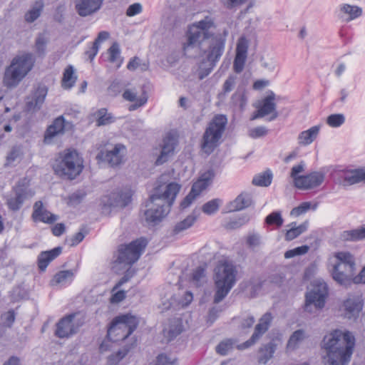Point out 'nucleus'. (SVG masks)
<instances>
[{"label":"nucleus","instance_id":"f257e3e1","mask_svg":"<svg viewBox=\"0 0 365 365\" xmlns=\"http://www.w3.org/2000/svg\"><path fill=\"white\" fill-rule=\"evenodd\" d=\"M213 24L212 18L206 16L204 19L190 26L187 33V42L183 44V49L186 51L189 48L207 43V48L202 50V60L197 70V75L200 80L212 72L225 51V38L220 35L213 36L208 31Z\"/></svg>","mask_w":365,"mask_h":365},{"label":"nucleus","instance_id":"f03ea898","mask_svg":"<svg viewBox=\"0 0 365 365\" xmlns=\"http://www.w3.org/2000/svg\"><path fill=\"white\" fill-rule=\"evenodd\" d=\"M355 346V338L349 331L336 329L324 336L322 346L327 352V365H348Z\"/></svg>","mask_w":365,"mask_h":365},{"label":"nucleus","instance_id":"7ed1b4c3","mask_svg":"<svg viewBox=\"0 0 365 365\" xmlns=\"http://www.w3.org/2000/svg\"><path fill=\"white\" fill-rule=\"evenodd\" d=\"M180 190L179 184L170 182L165 187L163 192H160L158 189L155 190L145 202L144 217L148 225L153 226L162 221L169 213Z\"/></svg>","mask_w":365,"mask_h":365},{"label":"nucleus","instance_id":"20e7f679","mask_svg":"<svg viewBox=\"0 0 365 365\" xmlns=\"http://www.w3.org/2000/svg\"><path fill=\"white\" fill-rule=\"evenodd\" d=\"M237 274V267L232 262L224 261L217 264L214 275V303L217 304L227 297L236 283Z\"/></svg>","mask_w":365,"mask_h":365},{"label":"nucleus","instance_id":"39448f33","mask_svg":"<svg viewBox=\"0 0 365 365\" xmlns=\"http://www.w3.org/2000/svg\"><path fill=\"white\" fill-rule=\"evenodd\" d=\"M35 59L32 53H26L13 58L6 68L4 84L8 88L16 86L33 68Z\"/></svg>","mask_w":365,"mask_h":365},{"label":"nucleus","instance_id":"423d86ee","mask_svg":"<svg viewBox=\"0 0 365 365\" xmlns=\"http://www.w3.org/2000/svg\"><path fill=\"white\" fill-rule=\"evenodd\" d=\"M227 123L226 115L222 114L215 115L208 123L200 145L205 153L210 155L220 145Z\"/></svg>","mask_w":365,"mask_h":365},{"label":"nucleus","instance_id":"0eeeda50","mask_svg":"<svg viewBox=\"0 0 365 365\" xmlns=\"http://www.w3.org/2000/svg\"><path fill=\"white\" fill-rule=\"evenodd\" d=\"M138 319L130 314L114 318L108 329L107 337L113 342L126 339L138 327Z\"/></svg>","mask_w":365,"mask_h":365},{"label":"nucleus","instance_id":"6e6552de","mask_svg":"<svg viewBox=\"0 0 365 365\" xmlns=\"http://www.w3.org/2000/svg\"><path fill=\"white\" fill-rule=\"evenodd\" d=\"M53 169L57 175L72 180L81 173L83 160L76 150H68Z\"/></svg>","mask_w":365,"mask_h":365},{"label":"nucleus","instance_id":"1a4fd4ad","mask_svg":"<svg viewBox=\"0 0 365 365\" xmlns=\"http://www.w3.org/2000/svg\"><path fill=\"white\" fill-rule=\"evenodd\" d=\"M148 241L140 237L127 245H120L118 249V255L115 262L132 265L138 260L143 250L146 247Z\"/></svg>","mask_w":365,"mask_h":365},{"label":"nucleus","instance_id":"9d476101","mask_svg":"<svg viewBox=\"0 0 365 365\" xmlns=\"http://www.w3.org/2000/svg\"><path fill=\"white\" fill-rule=\"evenodd\" d=\"M327 296V284L323 281H314L312 285V289L310 292L306 294L305 310L311 312L309 307L312 305H314L317 309L323 308Z\"/></svg>","mask_w":365,"mask_h":365},{"label":"nucleus","instance_id":"9b49d317","mask_svg":"<svg viewBox=\"0 0 365 365\" xmlns=\"http://www.w3.org/2000/svg\"><path fill=\"white\" fill-rule=\"evenodd\" d=\"M31 196V194L28 185L24 182L19 180L6 195V205L10 210L18 211L21 209L25 200Z\"/></svg>","mask_w":365,"mask_h":365},{"label":"nucleus","instance_id":"f8f14e48","mask_svg":"<svg viewBox=\"0 0 365 365\" xmlns=\"http://www.w3.org/2000/svg\"><path fill=\"white\" fill-rule=\"evenodd\" d=\"M276 95L272 91H269L267 95L261 101L257 111L254 113L251 120L263 118L271 115L269 121L274 120L279 115L277 111V105L275 103Z\"/></svg>","mask_w":365,"mask_h":365},{"label":"nucleus","instance_id":"ddd939ff","mask_svg":"<svg viewBox=\"0 0 365 365\" xmlns=\"http://www.w3.org/2000/svg\"><path fill=\"white\" fill-rule=\"evenodd\" d=\"M76 314H69L61 318L56 324L55 335L60 338H68L76 334L81 324L75 321Z\"/></svg>","mask_w":365,"mask_h":365},{"label":"nucleus","instance_id":"4468645a","mask_svg":"<svg viewBox=\"0 0 365 365\" xmlns=\"http://www.w3.org/2000/svg\"><path fill=\"white\" fill-rule=\"evenodd\" d=\"M355 273V267L351 264L336 262L333 267L331 275L334 281L344 287L352 284Z\"/></svg>","mask_w":365,"mask_h":365},{"label":"nucleus","instance_id":"2eb2a0df","mask_svg":"<svg viewBox=\"0 0 365 365\" xmlns=\"http://www.w3.org/2000/svg\"><path fill=\"white\" fill-rule=\"evenodd\" d=\"M273 320V316L271 312H266L259 319L258 323L255 327L254 332L250 339L244 342L239 346V349H246L255 344L261 336L269 329Z\"/></svg>","mask_w":365,"mask_h":365},{"label":"nucleus","instance_id":"dca6fc26","mask_svg":"<svg viewBox=\"0 0 365 365\" xmlns=\"http://www.w3.org/2000/svg\"><path fill=\"white\" fill-rule=\"evenodd\" d=\"M178 138L171 132L168 133L163 140L160 155L155 161L156 165H160L168 161L174 155L175 147L178 145Z\"/></svg>","mask_w":365,"mask_h":365},{"label":"nucleus","instance_id":"f3484780","mask_svg":"<svg viewBox=\"0 0 365 365\" xmlns=\"http://www.w3.org/2000/svg\"><path fill=\"white\" fill-rule=\"evenodd\" d=\"M325 178V173L322 171H314L299 178L297 182V188L300 190H311L320 186Z\"/></svg>","mask_w":365,"mask_h":365},{"label":"nucleus","instance_id":"a211bd4d","mask_svg":"<svg viewBox=\"0 0 365 365\" xmlns=\"http://www.w3.org/2000/svg\"><path fill=\"white\" fill-rule=\"evenodd\" d=\"M132 195V190L128 187L118 189L108 196V205L113 207H125L131 202Z\"/></svg>","mask_w":365,"mask_h":365},{"label":"nucleus","instance_id":"6ab92c4d","mask_svg":"<svg viewBox=\"0 0 365 365\" xmlns=\"http://www.w3.org/2000/svg\"><path fill=\"white\" fill-rule=\"evenodd\" d=\"M343 307L346 318H356L363 309L364 299L361 295H350L344 301Z\"/></svg>","mask_w":365,"mask_h":365},{"label":"nucleus","instance_id":"aec40b11","mask_svg":"<svg viewBox=\"0 0 365 365\" xmlns=\"http://www.w3.org/2000/svg\"><path fill=\"white\" fill-rule=\"evenodd\" d=\"M58 216L49 212L42 201H36L33 206L31 219L34 222H41L46 224H53L58 220Z\"/></svg>","mask_w":365,"mask_h":365},{"label":"nucleus","instance_id":"412c9836","mask_svg":"<svg viewBox=\"0 0 365 365\" xmlns=\"http://www.w3.org/2000/svg\"><path fill=\"white\" fill-rule=\"evenodd\" d=\"M103 0H75V9L77 14L86 17L97 12L101 8Z\"/></svg>","mask_w":365,"mask_h":365},{"label":"nucleus","instance_id":"4be33fe9","mask_svg":"<svg viewBox=\"0 0 365 365\" xmlns=\"http://www.w3.org/2000/svg\"><path fill=\"white\" fill-rule=\"evenodd\" d=\"M48 89L46 87L37 88L26 101V108L28 111L36 112L38 110L45 101Z\"/></svg>","mask_w":365,"mask_h":365},{"label":"nucleus","instance_id":"5701e85b","mask_svg":"<svg viewBox=\"0 0 365 365\" xmlns=\"http://www.w3.org/2000/svg\"><path fill=\"white\" fill-rule=\"evenodd\" d=\"M125 150L123 144H116L112 150L106 151L103 160L112 167L117 166L122 163Z\"/></svg>","mask_w":365,"mask_h":365},{"label":"nucleus","instance_id":"b1692460","mask_svg":"<svg viewBox=\"0 0 365 365\" xmlns=\"http://www.w3.org/2000/svg\"><path fill=\"white\" fill-rule=\"evenodd\" d=\"M61 252V247H56L52 250L41 252L38 257V266L39 269L44 271L48 264L58 257Z\"/></svg>","mask_w":365,"mask_h":365},{"label":"nucleus","instance_id":"393cba45","mask_svg":"<svg viewBox=\"0 0 365 365\" xmlns=\"http://www.w3.org/2000/svg\"><path fill=\"white\" fill-rule=\"evenodd\" d=\"M362 9L358 6L343 4L339 6V17L346 22H349L361 16Z\"/></svg>","mask_w":365,"mask_h":365},{"label":"nucleus","instance_id":"a878e982","mask_svg":"<svg viewBox=\"0 0 365 365\" xmlns=\"http://www.w3.org/2000/svg\"><path fill=\"white\" fill-rule=\"evenodd\" d=\"M321 129V125H317L304 130L299 134L298 143L302 145H308L312 143L317 138Z\"/></svg>","mask_w":365,"mask_h":365},{"label":"nucleus","instance_id":"bb28decb","mask_svg":"<svg viewBox=\"0 0 365 365\" xmlns=\"http://www.w3.org/2000/svg\"><path fill=\"white\" fill-rule=\"evenodd\" d=\"M65 128V120L63 116L56 118L49 125L45 133V140L51 139L58 134L63 133Z\"/></svg>","mask_w":365,"mask_h":365},{"label":"nucleus","instance_id":"cd10ccee","mask_svg":"<svg viewBox=\"0 0 365 365\" xmlns=\"http://www.w3.org/2000/svg\"><path fill=\"white\" fill-rule=\"evenodd\" d=\"M73 277L74 272L72 270H62L54 275L51 284L66 287L73 282Z\"/></svg>","mask_w":365,"mask_h":365},{"label":"nucleus","instance_id":"c85d7f7f","mask_svg":"<svg viewBox=\"0 0 365 365\" xmlns=\"http://www.w3.org/2000/svg\"><path fill=\"white\" fill-rule=\"evenodd\" d=\"M44 7L43 0H38L34 2L30 9L24 14V20L27 23H33L41 16Z\"/></svg>","mask_w":365,"mask_h":365},{"label":"nucleus","instance_id":"c756f323","mask_svg":"<svg viewBox=\"0 0 365 365\" xmlns=\"http://www.w3.org/2000/svg\"><path fill=\"white\" fill-rule=\"evenodd\" d=\"M252 203L251 197L248 194L239 195L229 205L230 211L235 212L248 207Z\"/></svg>","mask_w":365,"mask_h":365},{"label":"nucleus","instance_id":"7c9ffc66","mask_svg":"<svg viewBox=\"0 0 365 365\" xmlns=\"http://www.w3.org/2000/svg\"><path fill=\"white\" fill-rule=\"evenodd\" d=\"M277 345L274 342H269L263 345L259 351L258 361L261 364H266L272 358L276 351Z\"/></svg>","mask_w":365,"mask_h":365},{"label":"nucleus","instance_id":"2f4dec72","mask_svg":"<svg viewBox=\"0 0 365 365\" xmlns=\"http://www.w3.org/2000/svg\"><path fill=\"white\" fill-rule=\"evenodd\" d=\"M76 80L77 76L75 75L74 68L71 65L68 66L63 74L61 86L66 90L71 89L74 86Z\"/></svg>","mask_w":365,"mask_h":365},{"label":"nucleus","instance_id":"473e14b6","mask_svg":"<svg viewBox=\"0 0 365 365\" xmlns=\"http://www.w3.org/2000/svg\"><path fill=\"white\" fill-rule=\"evenodd\" d=\"M341 238L347 241H357L365 239V225L354 230L344 231Z\"/></svg>","mask_w":365,"mask_h":365},{"label":"nucleus","instance_id":"72a5a7b5","mask_svg":"<svg viewBox=\"0 0 365 365\" xmlns=\"http://www.w3.org/2000/svg\"><path fill=\"white\" fill-rule=\"evenodd\" d=\"M306 338H307V335L303 329L296 330L290 336L287 344V349L288 350L296 349Z\"/></svg>","mask_w":365,"mask_h":365},{"label":"nucleus","instance_id":"f704fd0d","mask_svg":"<svg viewBox=\"0 0 365 365\" xmlns=\"http://www.w3.org/2000/svg\"><path fill=\"white\" fill-rule=\"evenodd\" d=\"M94 115L96 118V125L98 126L109 125L115 122V120L112 113H108L107 109L104 108L98 109Z\"/></svg>","mask_w":365,"mask_h":365},{"label":"nucleus","instance_id":"c9c22d12","mask_svg":"<svg viewBox=\"0 0 365 365\" xmlns=\"http://www.w3.org/2000/svg\"><path fill=\"white\" fill-rule=\"evenodd\" d=\"M196 216L193 214L189 215L187 216L186 218H185L183 220L178 222L173 230V235H178L180 232L187 230L190 227H192L195 222L196 221Z\"/></svg>","mask_w":365,"mask_h":365},{"label":"nucleus","instance_id":"e433bc0d","mask_svg":"<svg viewBox=\"0 0 365 365\" xmlns=\"http://www.w3.org/2000/svg\"><path fill=\"white\" fill-rule=\"evenodd\" d=\"M272 173L267 170L265 172L255 175L252 179V184L257 186L267 187L272 183Z\"/></svg>","mask_w":365,"mask_h":365},{"label":"nucleus","instance_id":"4c0bfd02","mask_svg":"<svg viewBox=\"0 0 365 365\" xmlns=\"http://www.w3.org/2000/svg\"><path fill=\"white\" fill-rule=\"evenodd\" d=\"M293 225V223H292ZM308 227V222H304V223L299 225V226H296V223H294V226H292L289 230L287 231L285 235V238L288 241H291L298 236H299L302 233L305 232Z\"/></svg>","mask_w":365,"mask_h":365},{"label":"nucleus","instance_id":"58836bf2","mask_svg":"<svg viewBox=\"0 0 365 365\" xmlns=\"http://www.w3.org/2000/svg\"><path fill=\"white\" fill-rule=\"evenodd\" d=\"M360 182H361V169L351 170L344 174L345 185H351Z\"/></svg>","mask_w":365,"mask_h":365},{"label":"nucleus","instance_id":"ea45409f","mask_svg":"<svg viewBox=\"0 0 365 365\" xmlns=\"http://www.w3.org/2000/svg\"><path fill=\"white\" fill-rule=\"evenodd\" d=\"M108 60L111 63L118 62L119 60V63L118 64V67H120L121 63H123V60L120 59V50L119 48V45L118 43H113L111 46L108 50Z\"/></svg>","mask_w":365,"mask_h":365},{"label":"nucleus","instance_id":"a19ab883","mask_svg":"<svg viewBox=\"0 0 365 365\" xmlns=\"http://www.w3.org/2000/svg\"><path fill=\"white\" fill-rule=\"evenodd\" d=\"M235 344V341L231 339H228L221 341L216 346V351L217 354L225 356L227 355L232 349Z\"/></svg>","mask_w":365,"mask_h":365},{"label":"nucleus","instance_id":"79ce46f5","mask_svg":"<svg viewBox=\"0 0 365 365\" xmlns=\"http://www.w3.org/2000/svg\"><path fill=\"white\" fill-rule=\"evenodd\" d=\"M345 122V116L342 113L331 114L327 118V123L331 128H339Z\"/></svg>","mask_w":365,"mask_h":365},{"label":"nucleus","instance_id":"37998d69","mask_svg":"<svg viewBox=\"0 0 365 365\" xmlns=\"http://www.w3.org/2000/svg\"><path fill=\"white\" fill-rule=\"evenodd\" d=\"M283 219L279 211L272 212L265 218V222L268 225H275L277 227H281L283 224Z\"/></svg>","mask_w":365,"mask_h":365},{"label":"nucleus","instance_id":"c03bdc74","mask_svg":"<svg viewBox=\"0 0 365 365\" xmlns=\"http://www.w3.org/2000/svg\"><path fill=\"white\" fill-rule=\"evenodd\" d=\"M182 331V325L180 321H174L170 326L167 336L169 340H173Z\"/></svg>","mask_w":365,"mask_h":365},{"label":"nucleus","instance_id":"a18cd8bd","mask_svg":"<svg viewBox=\"0 0 365 365\" xmlns=\"http://www.w3.org/2000/svg\"><path fill=\"white\" fill-rule=\"evenodd\" d=\"M128 351V349H124L110 354L108 357V365H117L126 356Z\"/></svg>","mask_w":365,"mask_h":365},{"label":"nucleus","instance_id":"49530a36","mask_svg":"<svg viewBox=\"0 0 365 365\" xmlns=\"http://www.w3.org/2000/svg\"><path fill=\"white\" fill-rule=\"evenodd\" d=\"M220 200L219 199H213L202 206V212L207 215H212L215 213L219 209Z\"/></svg>","mask_w":365,"mask_h":365},{"label":"nucleus","instance_id":"de8ad7c7","mask_svg":"<svg viewBox=\"0 0 365 365\" xmlns=\"http://www.w3.org/2000/svg\"><path fill=\"white\" fill-rule=\"evenodd\" d=\"M306 164L304 161H301L298 165L293 166L291 169L290 177L293 179L294 185L297 187V182L299 178L302 175L299 174L303 173L305 170Z\"/></svg>","mask_w":365,"mask_h":365},{"label":"nucleus","instance_id":"09e8293b","mask_svg":"<svg viewBox=\"0 0 365 365\" xmlns=\"http://www.w3.org/2000/svg\"><path fill=\"white\" fill-rule=\"evenodd\" d=\"M337 262L344 263V264H351L355 267V262L354 257L349 253L346 252H340L335 255Z\"/></svg>","mask_w":365,"mask_h":365},{"label":"nucleus","instance_id":"8fccbe9b","mask_svg":"<svg viewBox=\"0 0 365 365\" xmlns=\"http://www.w3.org/2000/svg\"><path fill=\"white\" fill-rule=\"evenodd\" d=\"M209 180V178L205 177V174L202 175L200 179L195 182L191 189H193L195 187L194 194L195 196H198L201 192L206 188L207 186V182Z\"/></svg>","mask_w":365,"mask_h":365},{"label":"nucleus","instance_id":"3c124183","mask_svg":"<svg viewBox=\"0 0 365 365\" xmlns=\"http://www.w3.org/2000/svg\"><path fill=\"white\" fill-rule=\"evenodd\" d=\"M47 40L43 35H39L36 40L35 47L37 54L43 56L46 53Z\"/></svg>","mask_w":365,"mask_h":365},{"label":"nucleus","instance_id":"603ef678","mask_svg":"<svg viewBox=\"0 0 365 365\" xmlns=\"http://www.w3.org/2000/svg\"><path fill=\"white\" fill-rule=\"evenodd\" d=\"M268 133V130L265 126H257L249 130L248 135L253 139H257L265 136Z\"/></svg>","mask_w":365,"mask_h":365},{"label":"nucleus","instance_id":"864d4df0","mask_svg":"<svg viewBox=\"0 0 365 365\" xmlns=\"http://www.w3.org/2000/svg\"><path fill=\"white\" fill-rule=\"evenodd\" d=\"M246 242L248 247L254 248L260 245L261 237L258 233L252 232L247 235Z\"/></svg>","mask_w":365,"mask_h":365},{"label":"nucleus","instance_id":"5fc2aeb1","mask_svg":"<svg viewBox=\"0 0 365 365\" xmlns=\"http://www.w3.org/2000/svg\"><path fill=\"white\" fill-rule=\"evenodd\" d=\"M311 207V203L309 202H304L299 206L293 208L290 212L291 215L298 217L302 214L307 212Z\"/></svg>","mask_w":365,"mask_h":365},{"label":"nucleus","instance_id":"6e6d98bb","mask_svg":"<svg viewBox=\"0 0 365 365\" xmlns=\"http://www.w3.org/2000/svg\"><path fill=\"white\" fill-rule=\"evenodd\" d=\"M247 43L244 38H240L236 48V56L247 58Z\"/></svg>","mask_w":365,"mask_h":365},{"label":"nucleus","instance_id":"4d7b16f0","mask_svg":"<svg viewBox=\"0 0 365 365\" xmlns=\"http://www.w3.org/2000/svg\"><path fill=\"white\" fill-rule=\"evenodd\" d=\"M148 101V95L145 92H143L142 96L135 101L134 103L128 106L129 111H133L139 108L140 107L144 106Z\"/></svg>","mask_w":365,"mask_h":365},{"label":"nucleus","instance_id":"13d9d810","mask_svg":"<svg viewBox=\"0 0 365 365\" xmlns=\"http://www.w3.org/2000/svg\"><path fill=\"white\" fill-rule=\"evenodd\" d=\"M205 276V269L201 266L197 267L195 269L193 270L192 274V279L198 285L200 281Z\"/></svg>","mask_w":365,"mask_h":365},{"label":"nucleus","instance_id":"bf43d9fd","mask_svg":"<svg viewBox=\"0 0 365 365\" xmlns=\"http://www.w3.org/2000/svg\"><path fill=\"white\" fill-rule=\"evenodd\" d=\"M175 359H170L166 354H161L157 356L155 365H174Z\"/></svg>","mask_w":365,"mask_h":365},{"label":"nucleus","instance_id":"052dcab7","mask_svg":"<svg viewBox=\"0 0 365 365\" xmlns=\"http://www.w3.org/2000/svg\"><path fill=\"white\" fill-rule=\"evenodd\" d=\"M246 58H247L245 57L235 56L233 63V68L235 72H236L237 73H240L243 71Z\"/></svg>","mask_w":365,"mask_h":365},{"label":"nucleus","instance_id":"680f3d73","mask_svg":"<svg viewBox=\"0 0 365 365\" xmlns=\"http://www.w3.org/2000/svg\"><path fill=\"white\" fill-rule=\"evenodd\" d=\"M142 6L139 3H135L128 6L126 11V15L128 16H135L142 11Z\"/></svg>","mask_w":365,"mask_h":365},{"label":"nucleus","instance_id":"e2e57ef3","mask_svg":"<svg viewBox=\"0 0 365 365\" xmlns=\"http://www.w3.org/2000/svg\"><path fill=\"white\" fill-rule=\"evenodd\" d=\"M236 77L235 76H230L223 84V91L225 93H230L234 88L235 84Z\"/></svg>","mask_w":365,"mask_h":365},{"label":"nucleus","instance_id":"0e129e2a","mask_svg":"<svg viewBox=\"0 0 365 365\" xmlns=\"http://www.w3.org/2000/svg\"><path fill=\"white\" fill-rule=\"evenodd\" d=\"M195 187L191 189L190 192L188 195L183 199V200L180 203L181 209H185L188 207L192 202V201L195 199V196L194 194Z\"/></svg>","mask_w":365,"mask_h":365},{"label":"nucleus","instance_id":"69168bd1","mask_svg":"<svg viewBox=\"0 0 365 365\" xmlns=\"http://www.w3.org/2000/svg\"><path fill=\"white\" fill-rule=\"evenodd\" d=\"M2 318L6 324V326L11 327L15 321V312L13 309L9 310L3 314Z\"/></svg>","mask_w":365,"mask_h":365},{"label":"nucleus","instance_id":"338daca9","mask_svg":"<svg viewBox=\"0 0 365 365\" xmlns=\"http://www.w3.org/2000/svg\"><path fill=\"white\" fill-rule=\"evenodd\" d=\"M122 89L121 83L118 81H114L111 83L108 88V93L112 96H117L120 93Z\"/></svg>","mask_w":365,"mask_h":365},{"label":"nucleus","instance_id":"774afa93","mask_svg":"<svg viewBox=\"0 0 365 365\" xmlns=\"http://www.w3.org/2000/svg\"><path fill=\"white\" fill-rule=\"evenodd\" d=\"M255 317L252 315H248L243 317L240 321V327L242 329L250 328L255 323Z\"/></svg>","mask_w":365,"mask_h":365}]
</instances>
